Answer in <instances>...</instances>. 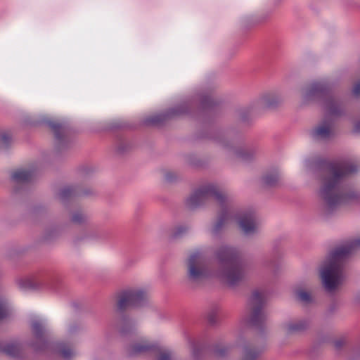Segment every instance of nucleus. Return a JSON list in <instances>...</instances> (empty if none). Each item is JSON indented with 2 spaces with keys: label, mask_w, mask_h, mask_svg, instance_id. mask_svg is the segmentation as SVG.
Masks as SVG:
<instances>
[{
  "label": "nucleus",
  "mask_w": 360,
  "mask_h": 360,
  "mask_svg": "<svg viewBox=\"0 0 360 360\" xmlns=\"http://www.w3.org/2000/svg\"><path fill=\"white\" fill-rule=\"evenodd\" d=\"M259 355V352L257 349L250 346H245L243 348L241 360H257Z\"/></svg>",
  "instance_id": "4468645a"
},
{
  "label": "nucleus",
  "mask_w": 360,
  "mask_h": 360,
  "mask_svg": "<svg viewBox=\"0 0 360 360\" xmlns=\"http://www.w3.org/2000/svg\"><path fill=\"white\" fill-rule=\"evenodd\" d=\"M124 326L122 328V333H125L127 332V330L126 328L127 326H129L131 328L132 327V326H133L132 323L130 322V321H126V322H124Z\"/></svg>",
  "instance_id": "7c9ffc66"
},
{
  "label": "nucleus",
  "mask_w": 360,
  "mask_h": 360,
  "mask_svg": "<svg viewBox=\"0 0 360 360\" xmlns=\"http://www.w3.org/2000/svg\"><path fill=\"white\" fill-rule=\"evenodd\" d=\"M210 200L216 201L221 207L220 213L212 230L213 233L217 234L233 218L228 198L219 188L212 184L203 186L191 195L186 203L190 208H195Z\"/></svg>",
  "instance_id": "20e7f679"
},
{
  "label": "nucleus",
  "mask_w": 360,
  "mask_h": 360,
  "mask_svg": "<svg viewBox=\"0 0 360 360\" xmlns=\"http://www.w3.org/2000/svg\"><path fill=\"white\" fill-rule=\"evenodd\" d=\"M185 112L184 106H180L174 112H169L170 115H180Z\"/></svg>",
  "instance_id": "c756f323"
},
{
  "label": "nucleus",
  "mask_w": 360,
  "mask_h": 360,
  "mask_svg": "<svg viewBox=\"0 0 360 360\" xmlns=\"http://www.w3.org/2000/svg\"><path fill=\"white\" fill-rule=\"evenodd\" d=\"M296 295L299 300L304 303H309L312 300L311 295L303 290H297L296 292Z\"/></svg>",
  "instance_id": "412c9836"
},
{
  "label": "nucleus",
  "mask_w": 360,
  "mask_h": 360,
  "mask_svg": "<svg viewBox=\"0 0 360 360\" xmlns=\"http://www.w3.org/2000/svg\"><path fill=\"white\" fill-rule=\"evenodd\" d=\"M20 285L22 288H31L34 286L30 280L23 281L20 283Z\"/></svg>",
  "instance_id": "a878e982"
},
{
  "label": "nucleus",
  "mask_w": 360,
  "mask_h": 360,
  "mask_svg": "<svg viewBox=\"0 0 360 360\" xmlns=\"http://www.w3.org/2000/svg\"><path fill=\"white\" fill-rule=\"evenodd\" d=\"M187 231V228L185 226H177L174 229L172 233L173 238H178L181 236L186 231Z\"/></svg>",
  "instance_id": "4be33fe9"
},
{
  "label": "nucleus",
  "mask_w": 360,
  "mask_h": 360,
  "mask_svg": "<svg viewBox=\"0 0 360 360\" xmlns=\"http://www.w3.org/2000/svg\"><path fill=\"white\" fill-rule=\"evenodd\" d=\"M227 350L228 349L226 347L218 348L216 349L215 353L217 356L222 357L224 356Z\"/></svg>",
  "instance_id": "cd10ccee"
},
{
  "label": "nucleus",
  "mask_w": 360,
  "mask_h": 360,
  "mask_svg": "<svg viewBox=\"0 0 360 360\" xmlns=\"http://www.w3.org/2000/svg\"><path fill=\"white\" fill-rule=\"evenodd\" d=\"M280 179V176L277 172H273L264 176L263 183L268 186H276Z\"/></svg>",
  "instance_id": "dca6fc26"
},
{
  "label": "nucleus",
  "mask_w": 360,
  "mask_h": 360,
  "mask_svg": "<svg viewBox=\"0 0 360 360\" xmlns=\"http://www.w3.org/2000/svg\"><path fill=\"white\" fill-rule=\"evenodd\" d=\"M8 314V310L6 302L0 303V320L6 317Z\"/></svg>",
  "instance_id": "5701e85b"
},
{
  "label": "nucleus",
  "mask_w": 360,
  "mask_h": 360,
  "mask_svg": "<svg viewBox=\"0 0 360 360\" xmlns=\"http://www.w3.org/2000/svg\"><path fill=\"white\" fill-rule=\"evenodd\" d=\"M352 94L355 96H360V82H358L354 85L352 89Z\"/></svg>",
  "instance_id": "c85d7f7f"
},
{
  "label": "nucleus",
  "mask_w": 360,
  "mask_h": 360,
  "mask_svg": "<svg viewBox=\"0 0 360 360\" xmlns=\"http://www.w3.org/2000/svg\"><path fill=\"white\" fill-rule=\"evenodd\" d=\"M354 132L360 133V120L354 124Z\"/></svg>",
  "instance_id": "2f4dec72"
},
{
  "label": "nucleus",
  "mask_w": 360,
  "mask_h": 360,
  "mask_svg": "<svg viewBox=\"0 0 360 360\" xmlns=\"http://www.w3.org/2000/svg\"><path fill=\"white\" fill-rule=\"evenodd\" d=\"M359 168L357 165L347 161L323 162L319 195L328 210L360 199V191L345 182L347 177L356 172Z\"/></svg>",
  "instance_id": "f03ea898"
},
{
  "label": "nucleus",
  "mask_w": 360,
  "mask_h": 360,
  "mask_svg": "<svg viewBox=\"0 0 360 360\" xmlns=\"http://www.w3.org/2000/svg\"><path fill=\"white\" fill-rule=\"evenodd\" d=\"M237 156L243 160H247L248 159L249 153L247 151L241 150L237 152Z\"/></svg>",
  "instance_id": "bb28decb"
},
{
  "label": "nucleus",
  "mask_w": 360,
  "mask_h": 360,
  "mask_svg": "<svg viewBox=\"0 0 360 360\" xmlns=\"http://www.w3.org/2000/svg\"><path fill=\"white\" fill-rule=\"evenodd\" d=\"M84 219V215L81 212L75 213L72 217V220L75 223H80Z\"/></svg>",
  "instance_id": "b1692460"
},
{
  "label": "nucleus",
  "mask_w": 360,
  "mask_h": 360,
  "mask_svg": "<svg viewBox=\"0 0 360 360\" xmlns=\"http://www.w3.org/2000/svg\"><path fill=\"white\" fill-rule=\"evenodd\" d=\"M217 257L221 269L212 271L201 252H192L187 261L188 279L193 283H200L210 277H219L229 285H235L244 278L245 266L236 249L222 247Z\"/></svg>",
  "instance_id": "f257e3e1"
},
{
  "label": "nucleus",
  "mask_w": 360,
  "mask_h": 360,
  "mask_svg": "<svg viewBox=\"0 0 360 360\" xmlns=\"http://www.w3.org/2000/svg\"><path fill=\"white\" fill-rule=\"evenodd\" d=\"M335 346H336V347H340V344L338 342H337L335 343Z\"/></svg>",
  "instance_id": "473e14b6"
},
{
  "label": "nucleus",
  "mask_w": 360,
  "mask_h": 360,
  "mask_svg": "<svg viewBox=\"0 0 360 360\" xmlns=\"http://www.w3.org/2000/svg\"><path fill=\"white\" fill-rule=\"evenodd\" d=\"M264 293L259 290H255L250 301V313L245 320L247 323L255 327L262 326L266 319V314L264 309Z\"/></svg>",
  "instance_id": "423d86ee"
},
{
  "label": "nucleus",
  "mask_w": 360,
  "mask_h": 360,
  "mask_svg": "<svg viewBox=\"0 0 360 360\" xmlns=\"http://www.w3.org/2000/svg\"><path fill=\"white\" fill-rule=\"evenodd\" d=\"M32 330L37 339L42 340V335L44 333V326L39 321H34L32 325Z\"/></svg>",
  "instance_id": "a211bd4d"
},
{
  "label": "nucleus",
  "mask_w": 360,
  "mask_h": 360,
  "mask_svg": "<svg viewBox=\"0 0 360 360\" xmlns=\"http://www.w3.org/2000/svg\"><path fill=\"white\" fill-rule=\"evenodd\" d=\"M275 98L272 94H266L263 96L260 99V103L262 105L266 107H271L275 103Z\"/></svg>",
  "instance_id": "aec40b11"
},
{
  "label": "nucleus",
  "mask_w": 360,
  "mask_h": 360,
  "mask_svg": "<svg viewBox=\"0 0 360 360\" xmlns=\"http://www.w3.org/2000/svg\"><path fill=\"white\" fill-rule=\"evenodd\" d=\"M148 299L146 291L140 289H131L122 292L118 297L117 307L120 311L130 307L143 306Z\"/></svg>",
  "instance_id": "0eeeda50"
},
{
  "label": "nucleus",
  "mask_w": 360,
  "mask_h": 360,
  "mask_svg": "<svg viewBox=\"0 0 360 360\" xmlns=\"http://www.w3.org/2000/svg\"><path fill=\"white\" fill-rule=\"evenodd\" d=\"M34 176L32 170L20 169L13 172L12 179L17 183H26L30 181Z\"/></svg>",
  "instance_id": "9b49d317"
},
{
  "label": "nucleus",
  "mask_w": 360,
  "mask_h": 360,
  "mask_svg": "<svg viewBox=\"0 0 360 360\" xmlns=\"http://www.w3.org/2000/svg\"><path fill=\"white\" fill-rule=\"evenodd\" d=\"M308 326L305 321H291L283 326L285 333L288 335L294 334L304 330Z\"/></svg>",
  "instance_id": "f8f14e48"
},
{
  "label": "nucleus",
  "mask_w": 360,
  "mask_h": 360,
  "mask_svg": "<svg viewBox=\"0 0 360 360\" xmlns=\"http://www.w3.org/2000/svg\"><path fill=\"white\" fill-rule=\"evenodd\" d=\"M148 352H153L157 357V360L171 359V353L167 349L150 344L146 340H141L140 342L133 344L130 346L128 351L129 354L131 356Z\"/></svg>",
  "instance_id": "6e6552de"
},
{
  "label": "nucleus",
  "mask_w": 360,
  "mask_h": 360,
  "mask_svg": "<svg viewBox=\"0 0 360 360\" xmlns=\"http://www.w3.org/2000/svg\"><path fill=\"white\" fill-rule=\"evenodd\" d=\"M60 353L62 357L67 360L75 355V350L68 345H62L60 349Z\"/></svg>",
  "instance_id": "6ab92c4d"
},
{
  "label": "nucleus",
  "mask_w": 360,
  "mask_h": 360,
  "mask_svg": "<svg viewBox=\"0 0 360 360\" xmlns=\"http://www.w3.org/2000/svg\"><path fill=\"white\" fill-rule=\"evenodd\" d=\"M75 194H76V191L73 187L67 186V187L63 188L61 190L59 195H60V198L62 200H65L74 196Z\"/></svg>",
  "instance_id": "f3484780"
},
{
  "label": "nucleus",
  "mask_w": 360,
  "mask_h": 360,
  "mask_svg": "<svg viewBox=\"0 0 360 360\" xmlns=\"http://www.w3.org/2000/svg\"><path fill=\"white\" fill-rule=\"evenodd\" d=\"M11 140V136L7 133H2L0 134V141L2 143V144L6 146Z\"/></svg>",
  "instance_id": "393cba45"
},
{
  "label": "nucleus",
  "mask_w": 360,
  "mask_h": 360,
  "mask_svg": "<svg viewBox=\"0 0 360 360\" xmlns=\"http://www.w3.org/2000/svg\"><path fill=\"white\" fill-rule=\"evenodd\" d=\"M49 126L53 130L56 139L60 143L65 138V129L57 122H50Z\"/></svg>",
  "instance_id": "ddd939ff"
},
{
  "label": "nucleus",
  "mask_w": 360,
  "mask_h": 360,
  "mask_svg": "<svg viewBox=\"0 0 360 360\" xmlns=\"http://www.w3.org/2000/svg\"><path fill=\"white\" fill-rule=\"evenodd\" d=\"M0 350L6 354L14 357L19 355L20 347V345L17 343H11L8 344L4 347L0 346Z\"/></svg>",
  "instance_id": "2eb2a0df"
},
{
  "label": "nucleus",
  "mask_w": 360,
  "mask_h": 360,
  "mask_svg": "<svg viewBox=\"0 0 360 360\" xmlns=\"http://www.w3.org/2000/svg\"><path fill=\"white\" fill-rule=\"evenodd\" d=\"M333 134V122L330 120H325L311 132V136L316 140H327Z\"/></svg>",
  "instance_id": "9d476101"
},
{
  "label": "nucleus",
  "mask_w": 360,
  "mask_h": 360,
  "mask_svg": "<svg viewBox=\"0 0 360 360\" xmlns=\"http://www.w3.org/2000/svg\"><path fill=\"white\" fill-rule=\"evenodd\" d=\"M360 250V236L335 249L320 270L324 288L333 291L343 279L345 260Z\"/></svg>",
  "instance_id": "7ed1b4c3"
},
{
  "label": "nucleus",
  "mask_w": 360,
  "mask_h": 360,
  "mask_svg": "<svg viewBox=\"0 0 360 360\" xmlns=\"http://www.w3.org/2000/svg\"><path fill=\"white\" fill-rule=\"evenodd\" d=\"M305 100L321 99L329 116H339L342 112V103L333 95L328 86L321 82H315L309 86L303 93Z\"/></svg>",
  "instance_id": "39448f33"
},
{
  "label": "nucleus",
  "mask_w": 360,
  "mask_h": 360,
  "mask_svg": "<svg viewBox=\"0 0 360 360\" xmlns=\"http://www.w3.org/2000/svg\"><path fill=\"white\" fill-rule=\"evenodd\" d=\"M240 229L245 235H252L259 229L258 220L252 212L242 214L238 219Z\"/></svg>",
  "instance_id": "1a4fd4ad"
}]
</instances>
